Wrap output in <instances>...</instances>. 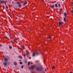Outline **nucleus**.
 <instances>
[{
    "mask_svg": "<svg viewBox=\"0 0 73 73\" xmlns=\"http://www.w3.org/2000/svg\"><path fill=\"white\" fill-rule=\"evenodd\" d=\"M0 46H2L1 44H0Z\"/></svg>",
    "mask_w": 73,
    "mask_h": 73,
    "instance_id": "34",
    "label": "nucleus"
},
{
    "mask_svg": "<svg viewBox=\"0 0 73 73\" xmlns=\"http://www.w3.org/2000/svg\"><path fill=\"white\" fill-rule=\"evenodd\" d=\"M30 64V62H28V66H29Z\"/></svg>",
    "mask_w": 73,
    "mask_h": 73,
    "instance_id": "17",
    "label": "nucleus"
},
{
    "mask_svg": "<svg viewBox=\"0 0 73 73\" xmlns=\"http://www.w3.org/2000/svg\"><path fill=\"white\" fill-rule=\"evenodd\" d=\"M14 65L16 66L17 65V62H15L14 63Z\"/></svg>",
    "mask_w": 73,
    "mask_h": 73,
    "instance_id": "12",
    "label": "nucleus"
},
{
    "mask_svg": "<svg viewBox=\"0 0 73 73\" xmlns=\"http://www.w3.org/2000/svg\"><path fill=\"white\" fill-rule=\"evenodd\" d=\"M27 54H29V55L30 54L29 53V52H27Z\"/></svg>",
    "mask_w": 73,
    "mask_h": 73,
    "instance_id": "29",
    "label": "nucleus"
},
{
    "mask_svg": "<svg viewBox=\"0 0 73 73\" xmlns=\"http://www.w3.org/2000/svg\"><path fill=\"white\" fill-rule=\"evenodd\" d=\"M58 6L59 7H60V4H59L58 5Z\"/></svg>",
    "mask_w": 73,
    "mask_h": 73,
    "instance_id": "23",
    "label": "nucleus"
},
{
    "mask_svg": "<svg viewBox=\"0 0 73 73\" xmlns=\"http://www.w3.org/2000/svg\"><path fill=\"white\" fill-rule=\"evenodd\" d=\"M72 6H73V2L72 3Z\"/></svg>",
    "mask_w": 73,
    "mask_h": 73,
    "instance_id": "28",
    "label": "nucleus"
},
{
    "mask_svg": "<svg viewBox=\"0 0 73 73\" xmlns=\"http://www.w3.org/2000/svg\"><path fill=\"white\" fill-rule=\"evenodd\" d=\"M72 71H71L70 72H69V73H72Z\"/></svg>",
    "mask_w": 73,
    "mask_h": 73,
    "instance_id": "33",
    "label": "nucleus"
},
{
    "mask_svg": "<svg viewBox=\"0 0 73 73\" xmlns=\"http://www.w3.org/2000/svg\"><path fill=\"white\" fill-rule=\"evenodd\" d=\"M8 35H9V36H10V38L11 39L12 38H11V34H9V33Z\"/></svg>",
    "mask_w": 73,
    "mask_h": 73,
    "instance_id": "14",
    "label": "nucleus"
},
{
    "mask_svg": "<svg viewBox=\"0 0 73 73\" xmlns=\"http://www.w3.org/2000/svg\"><path fill=\"white\" fill-rule=\"evenodd\" d=\"M19 64H20V65H22V64H23V63H22V62H20L19 63Z\"/></svg>",
    "mask_w": 73,
    "mask_h": 73,
    "instance_id": "22",
    "label": "nucleus"
},
{
    "mask_svg": "<svg viewBox=\"0 0 73 73\" xmlns=\"http://www.w3.org/2000/svg\"><path fill=\"white\" fill-rule=\"evenodd\" d=\"M17 3L19 7L20 8L21 7V4L19 2H17Z\"/></svg>",
    "mask_w": 73,
    "mask_h": 73,
    "instance_id": "2",
    "label": "nucleus"
},
{
    "mask_svg": "<svg viewBox=\"0 0 73 73\" xmlns=\"http://www.w3.org/2000/svg\"><path fill=\"white\" fill-rule=\"evenodd\" d=\"M52 69H54V66H53L52 68Z\"/></svg>",
    "mask_w": 73,
    "mask_h": 73,
    "instance_id": "27",
    "label": "nucleus"
},
{
    "mask_svg": "<svg viewBox=\"0 0 73 73\" xmlns=\"http://www.w3.org/2000/svg\"><path fill=\"white\" fill-rule=\"evenodd\" d=\"M21 68L22 69H23V66H21Z\"/></svg>",
    "mask_w": 73,
    "mask_h": 73,
    "instance_id": "24",
    "label": "nucleus"
},
{
    "mask_svg": "<svg viewBox=\"0 0 73 73\" xmlns=\"http://www.w3.org/2000/svg\"><path fill=\"white\" fill-rule=\"evenodd\" d=\"M4 65L5 66H7L8 64V62H3Z\"/></svg>",
    "mask_w": 73,
    "mask_h": 73,
    "instance_id": "3",
    "label": "nucleus"
},
{
    "mask_svg": "<svg viewBox=\"0 0 73 73\" xmlns=\"http://www.w3.org/2000/svg\"><path fill=\"white\" fill-rule=\"evenodd\" d=\"M36 55H38V53L37 52H34L33 54V56L35 57Z\"/></svg>",
    "mask_w": 73,
    "mask_h": 73,
    "instance_id": "1",
    "label": "nucleus"
},
{
    "mask_svg": "<svg viewBox=\"0 0 73 73\" xmlns=\"http://www.w3.org/2000/svg\"><path fill=\"white\" fill-rule=\"evenodd\" d=\"M19 49H21V47H20L19 48Z\"/></svg>",
    "mask_w": 73,
    "mask_h": 73,
    "instance_id": "32",
    "label": "nucleus"
},
{
    "mask_svg": "<svg viewBox=\"0 0 73 73\" xmlns=\"http://www.w3.org/2000/svg\"><path fill=\"white\" fill-rule=\"evenodd\" d=\"M5 3L4 1H2L0 2V4H4Z\"/></svg>",
    "mask_w": 73,
    "mask_h": 73,
    "instance_id": "7",
    "label": "nucleus"
},
{
    "mask_svg": "<svg viewBox=\"0 0 73 73\" xmlns=\"http://www.w3.org/2000/svg\"><path fill=\"white\" fill-rule=\"evenodd\" d=\"M19 58H20V59H22V58H23V57H22V56H19Z\"/></svg>",
    "mask_w": 73,
    "mask_h": 73,
    "instance_id": "10",
    "label": "nucleus"
},
{
    "mask_svg": "<svg viewBox=\"0 0 73 73\" xmlns=\"http://www.w3.org/2000/svg\"><path fill=\"white\" fill-rule=\"evenodd\" d=\"M52 9H54V5H52Z\"/></svg>",
    "mask_w": 73,
    "mask_h": 73,
    "instance_id": "19",
    "label": "nucleus"
},
{
    "mask_svg": "<svg viewBox=\"0 0 73 73\" xmlns=\"http://www.w3.org/2000/svg\"><path fill=\"white\" fill-rule=\"evenodd\" d=\"M64 16L65 17H67V14H66V13H64Z\"/></svg>",
    "mask_w": 73,
    "mask_h": 73,
    "instance_id": "9",
    "label": "nucleus"
},
{
    "mask_svg": "<svg viewBox=\"0 0 73 73\" xmlns=\"http://www.w3.org/2000/svg\"><path fill=\"white\" fill-rule=\"evenodd\" d=\"M36 70H37L38 71V70H40V68H37Z\"/></svg>",
    "mask_w": 73,
    "mask_h": 73,
    "instance_id": "18",
    "label": "nucleus"
},
{
    "mask_svg": "<svg viewBox=\"0 0 73 73\" xmlns=\"http://www.w3.org/2000/svg\"><path fill=\"white\" fill-rule=\"evenodd\" d=\"M6 9H8V7L7 6V5L5 6Z\"/></svg>",
    "mask_w": 73,
    "mask_h": 73,
    "instance_id": "16",
    "label": "nucleus"
},
{
    "mask_svg": "<svg viewBox=\"0 0 73 73\" xmlns=\"http://www.w3.org/2000/svg\"><path fill=\"white\" fill-rule=\"evenodd\" d=\"M21 47L22 48H23V47L21 46Z\"/></svg>",
    "mask_w": 73,
    "mask_h": 73,
    "instance_id": "38",
    "label": "nucleus"
},
{
    "mask_svg": "<svg viewBox=\"0 0 73 73\" xmlns=\"http://www.w3.org/2000/svg\"><path fill=\"white\" fill-rule=\"evenodd\" d=\"M45 71L46 72V69H45Z\"/></svg>",
    "mask_w": 73,
    "mask_h": 73,
    "instance_id": "35",
    "label": "nucleus"
},
{
    "mask_svg": "<svg viewBox=\"0 0 73 73\" xmlns=\"http://www.w3.org/2000/svg\"><path fill=\"white\" fill-rule=\"evenodd\" d=\"M35 68V66L33 65V66H31V69H34V68Z\"/></svg>",
    "mask_w": 73,
    "mask_h": 73,
    "instance_id": "6",
    "label": "nucleus"
},
{
    "mask_svg": "<svg viewBox=\"0 0 73 73\" xmlns=\"http://www.w3.org/2000/svg\"><path fill=\"white\" fill-rule=\"evenodd\" d=\"M25 63H27V61H25Z\"/></svg>",
    "mask_w": 73,
    "mask_h": 73,
    "instance_id": "30",
    "label": "nucleus"
},
{
    "mask_svg": "<svg viewBox=\"0 0 73 73\" xmlns=\"http://www.w3.org/2000/svg\"><path fill=\"white\" fill-rule=\"evenodd\" d=\"M7 38V36H5L4 37V38Z\"/></svg>",
    "mask_w": 73,
    "mask_h": 73,
    "instance_id": "31",
    "label": "nucleus"
},
{
    "mask_svg": "<svg viewBox=\"0 0 73 73\" xmlns=\"http://www.w3.org/2000/svg\"><path fill=\"white\" fill-rule=\"evenodd\" d=\"M72 13H73V10L72 11Z\"/></svg>",
    "mask_w": 73,
    "mask_h": 73,
    "instance_id": "36",
    "label": "nucleus"
},
{
    "mask_svg": "<svg viewBox=\"0 0 73 73\" xmlns=\"http://www.w3.org/2000/svg\"><path fill=\"white\" fill-rule=\"evenodd\" d=\"M48 38H49V39H51V38H52L51 37V36H49Z\"/></svg>",
    "mask_w": 73,
    "mask_h": 73,
    "instance_id": "20",
    "label": "nucleus"
},
{
    "mask_svg": "<svg viewBox=\"0 0 73 73\" xmlns=\"http://www.w3.org/2000/svg\"><path fill=\"white\" fill-rule=\"evenodd\" d=\"M27 1H26L25 2L23 3V5L24 6L25 5V4H27Z\"/></svg>",
    "mask_w": 73,
    "mask_h": 73,
    "instance_id": "8",
    "label": "nucleus"
},
{
    "mask_svg": "<svg viewBox=\"0 0 73 73\" xmlns=\"http://www.w3.org/2000/svg\"><path fill=\"white\" fill-rule=\"evenodd\" d=\"M58 23L59 25H61V27L62 26V22H59Z\"/></svg>",
    "mask_w": 73,
    "mask_h": 73,
    "instance_id": "5",
    "label": "nucleus"
},
{
    "mask_svg": "<svg viewBox=\"0 0 73 73\" xmlns=\"http://www.w3.org/2000/svg\"><path fill=\"white\" fill-rule=\"evenodd\" d=\"M66 17H65V18H64V22L65 23L66 21Z\"/></svg>",
    "mask_w": 73,
    "mask_h": 73,
    "instance_id": "11",
    "label": "nucleus"
},
{
    "mask_svg": "<svg viewBox=\"0 0 73 73\" xmlns=\"http://www.w3.org/2000/svg\"><path fill=\"white\" fill-rule=\"evenodd\" d=\"M4 60L5 62H7L8 61V58L6 57H5L4 58Z\"/></svg>",
    "mask_w": 73,
    "mask_h": 73,
    "instance_id": "4",
    "label": "nucleus"
},
{
    "mask_svg": "<svg viewBox=\"0 0 73 73\" xmlns=\"http://www.w3.org/2000/svg\"><path fill=\"white\" fill-rule=\"evenodd\" d=\"M25 56H26V54H25L23 56L24 57H25Z\"/></svg>",
    "mask_w": 73,
    "mask_h": 73,
    "instance_id": "25",
    "label": "nucleus"
},
{
    "mask_svg": "<svg viewBox=\"0 0 73 73\" xmlns=\"http://www.w3.org/2000/svg\"><path fill=\"white\" fill-rule=\"evenodd\" d=\"M9 48H10V49H12V46H9Z\"/></svg>",
    "mask_w": 73,
    "mask_h": 73,
    "instance_id": "15",
    "label": "nucleus"
},
{
    "mask_svg": "<svg viewBox=\"0 0 73 73\" xmlns=\"http://www.w3.org/2000/svg\"><path fill=\"white\" fill-rule=\"evenodd\" d=\"M14 42H16V40L14 39Z\"/></svg>",
    "mask_w": 73,
    "mask_h": 73,
    "instance_id": "26",
    "label": "nucleus"
},
{
    "mask_svg": "<svg viewBox=\"0 0 73 73\" xmlns=\"http://www.w3.org/2000/svg\"><path fill=\"white\" fill-rule=\"evenodd\" d=\"M57 4H55V8H57Z\"/></svg>",
    "mask_w": 73,
    "mask_h": 73,
    "instance_id": "13",
    "label": "nucleus"
},
{
    "mask_svg": "<svg viewBox=\"0 0 73 73\" xmlns=\"http://www.w3.org/2000/svg\"><path fill=\"white\" fill-rule=\"evenodd\" d=\"M48 1H49V0H48Z\"/></svg>",
    "mask_w": 73,
    "mask_h": 73,
    "instance_id": "37",
    "label": "nucleus"
},
{
    "mask_svg": "<svg viewBox=\"0 0 73 73\" xmlns=\"http://www.w3.org/2000/svg\"><path fill=\"white\" fill-rule=\"evenodd\" d=\"M40 70H41L42 69V67H41L40 68H39Z\"/></svg>",
    "mask_w": 73,
    "mask_h": 73,
    "instance_id": "21",
    "label": "nucleus"
}]
</instances>
